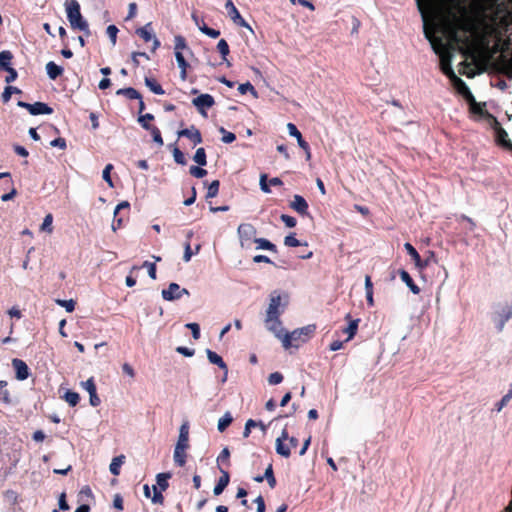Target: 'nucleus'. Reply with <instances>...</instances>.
<instances>
[{
	"instance_id": "obj_11",
	"label": "nucleus",
	"mask_w": 512,
	"mask_h": 512,
	"mask_svg": "<svg viewBox=\"0 0 512 512\" xmlns=\"http://www.w3.org/2000/svg\"><path fill=\"white\" fill-rule=\"evenodd\" d=\"M186 288H181L177 283H170L168 288L163 289L161 292L162 298L166 301L179 300L183 295H189Z\"/></svg>"
},
{
	"instance_id": "obj_39",
	"label": "nucleus",
	"mask_w": 512,
	"mask_h": 512,
	"mask_svg": "<svg viewBox=\"0 0 512 512\" xmlns=\"http://www.w3.org/2000/svg\"><path fill=\"white\" fill-rule=\"evenodd\" d=\"M193 160L200 166H205L207 164L206 152L205 149L200 147L196 150Z\"/></svg>"
},
{
	"instance_id": "obj_26",
	"label": "nucleus",
	"mask_w": 512,
	"mask_h": 512,
	"mask_svg": "<svg viewBox=\"0 0 512 512\" xmlns=\"http://www.w3.org/2000/svg\"><path fill=\"white\" fill-rule=\"evenodd\" d=\"M175 58H176V61H177V64H178L179 68L181 69L180 77H181L182 80H185L186 77H187L188 63L185 60L182 52H180V51H176L175 52Z\"/></svg>"
},
{
	"instance_id": "obj_34",
	"label": "nucleus",
	"mask_w": 512,
	"mask_h": 512,
	"mask_svg": "<svg viewBox=\"0 0 512 512\" xmlns=\"http://www.w3.org/2000/svg\"><path fill=\"white\" fill-rule=\"evenodd\" d=\"M124 458L125 457L123 455H120V456L114 457L112 459L110 466H109V470H110L111 474H113L115 476L119 475L120 467L124 462Z\"/></svg>"
},
{
	"instance_id": "obj_27",
	"label": "nucleus",
	"mask_w": 512,
	"mask_h": 512,
	"mask_svg": "<svg viewBox=\"0 0 512 512\" xmlns=\"http://www.w3.org/2000/svg\"><path fill=\"white\" fill-rule=\"evenodd\" d=\"M254 243L257 244L256 249H263L272 252H277V247L271 241L265 238H255Z\"/></svg>"
},
{
	"instance_id": "obj_58",
	"label": "nucleus",
	"mask_w": 512,
	"mask_h": 512,
	"mask_svg": "<svg viewBox=\"0 0 512 512\" xmlns=\"http://www.w3.org/2000/svg\"><path fill=\"white\" fill-rule=\"evenodd\" d=\"M238 91L240 94H246L247 92L256 94L255 88L250 82L240 84L238 87Z\"/></svg>"
},
{
	"instance_id": "obj_6",
	"label": "nucleus",
	"mask_w": 512,
	"mask_h": 512,
	"mask_svg": "<svg viewBox=\"0 0 512 512\" xmlns=\"http://www.w3.org/2000/svg\"><path fill=\"white\" fill-rule=\"evenodd\" d=\"M404 248L407 251V253L411 256V258L414 260L416 268L420 271L429 266L431 263L436 262V257L433 252H429L427 258L425 260H422L421 254H419L410 243H405Z\"/></svg>"
},
{
	"instance_id": "obj_55",
	"label": "nucleus",
	"mask_w": 512,
	"mask_h": 512,
	"mask_svg": "<svg viewBox=\"0 0 512 512\" xmlns=\"http://www.w3.org/2000/svg\"><path fill=\"white\" fill-rule=\"evenodd\" d=\"M284 244L288 247H297L301 245V242L296 239L295 235L292 233L284 238Z\"/></svg>"
},
{
	"instance_id": "obj_4",
	"label": "nucleus",
	"mask_w": 512,
	"mask_h": 512,
	"mask_svg": "<svg viewBox=\"0 0 512 512\" xmlns=\"http://www.w3.org/2000/svg\"><path fill=\"white\" fill-rule=\"evenodd\" d=\"M315 332L314 325H307L305 327L294 330L283 336L282 345L285 349L290 347H298L300 342H305Z\"/></svg>"
},
{
	"instance_id": "obj_29",
	"label": "nucleus",
	"mask_w": 512,
	"mask_h": 512,
	"mask_svg": "<svg viewBox=\"0 0 512 512\" xmlns=\"http://www.w3.org/2000/svg\"><path fill=\"white\" fill-rule=\"evenodd\" d=\"M116 94L126 96L128 99H131V100L141 98V94L136 89H134L132 87L120 88L116 91Z\"/></svg>"
},
{
	"instance_id": "obj_53",
	"label": "nucleus",
	"mask_w": 512,
	"mask_h": 512,
	"mask_svg": "<svg viewBox=\"0 0 512 512\" xmlns=\"http://www.w3.org/2000/svg\"><path fill=\"white\" fill-rule=\"evenodd\" d=\"M113 169L112 164H107L102 172V177L104 181L110 186L113 187V182L110 176L111 170Z\"/></svg>"
},
{
	"instance_id": "obj_5",
	"label": "nucleus",
	"mask_w": 512,
	"mask_h": 512,
	"mask_svg": "<svg viewBox=\"0 0 512 512\" xmlns=\"http://www.w3.org/2000/svg\"><path fill=\"white\" fill-rule=\"evenodd\" d=\"M450 75H452V78L449 79L454 87V89L461 94L467 101L473 102L474 106L472 107L473 111L475 113H481V108L478 107V105L475 103V99L473 94L471 93L469 87L467 84L458 77L454 71H448Z\"/></svg>"
},
{
	"instance_id": "obj_52",
	"label": "nucleus",
	"mask_w": 512,
	"mask_h": 512,
	"mask_svg": "<svg viewBox=\"0 0 512 512\" xmlns=\"http://www.w3.org/2000/svg\"><path fill=\"white\" fill-rule=\"evenodd\" d=\"M118 31L119 30L115 25H109L107 27L106 32H107V35H108L112 45L116 44Z\"/></svg>"
},
{
	"instance_id": "obj_42",
	"label": "nucleus",
	"mask_w": 512,
	"mask_h": 512,
	"mask_svg": "<svg viewBox=\"0 0 512 512\" xmlns=\"http://www.w3.org/2000/svg\"><path fill=\"white\" fill-rule=\"evenodd\" d=\"M199 30L207 35L208 37H211L213 39L219 37L220 35V31L219 30H215L213 28H210L208 27L205 23H202V26H199Z\"/></svg>"
},
{
	"instance_id": "obj_10",
	"label": "nucleus",
	"mask_w": 512,
	"mask_h": 512,
	"mask_svg": "<svg viewBox=\"0 0 512 512\" xmlns=\"http://www.w3.org/2000/svg\"><path fill=\"white\" fill-rule=\"evenodd\" d=\"M17 105L27 109L31 115H49L53 113V109L44 102L30 104L24 101H18Z\"/></svg>"
},
{
	"instance_id": "obj_49",
	"label": "nucleus",
	"mask_w": 512,
	"mask_h": 512,
	"mask_svg": "<svg viewBox=\"0 0 512 512\" xmlns=\"http://www.w3.org/2000/svg\"><path fill=\"white\" fill-rule=\"evenodd\" d=\"M148 131H150V133H151V135L153 137V141L155 143H157L159 146H162L163 145V138L161 136L160 130L156 126H152L150 129H148Z\"/></svg>"
},
{
	"instance_id": "obj_15",
	"label": "nucleus",
	"mask_w": 512,
	"mask_h": 512,
	"mask_svg": "<svg viewBox=\"0 0 512 512\" xmlns=\"http://www.w3.org/2000/svg\"><path fill=\"white\" fill-rule=\"evenodd\" d=\"M287 129L290 136L295 137V139H297L298 145L306 152L307 159H310L311 154L309 151V144L303 139L302 134L297 129V127L293 123H288Z\"/></svg>"
},
{
	"instance_id": "obj_47",
	"label": "nucleus",
	"mask_w": 512,
	"mask_h": 512,
	"mask_svg": "<svg viewBox=\"0 0 512 512\" xmlns=\"http://www.w3.org/2000/svg\"><path fill=\"white\" fill-rule=\"evenodd\" d=\"M52 222H53L52 214H47L44 217L43 223H42V225L40 227L41 231H45V232L51 233L52 232Z\"/></svg>"
},
{
	"instance_id": "obj_59",
	"label": "nucleus",
	"mask_w": 512,
	"mask_h": 512,
	"mask_svg": "<svg viewBox=\"0 0 512 512\" xmlns=\"http://www.w3.org/2000/svg\"><path fill=\"white\" fill-rule=\"evenodd\" d=\"M267 180H268L267 174H261L260 175L259 185H260V189L264 193H270L271 192V189L269 187L270 184L267 183Z\"/></svg>"
},
{
	"instance_id": "obj_46",
	"label": "nucleus",
	"mask_w": 512,
	"mask_h": 512,
	"mask_svg": "<svg viewBox=\"0 0 512 512\" xmlns=\"http://www.w3.org/2000/svg\"><path fill=\"white\" fill-rule=\"evenodd\" d=\"M263 477L264 479L267 480L271 488H273L276 485V479L274 477L273 468L271 464L266 468Z\"/></svg>"
},
{
	"instance_id": "obj_36",
	"label": "nucleus",
	"mask_w": 512,
	"mask_h": 512,
	"mask_svg": "<svg viewBox=\"0 0 512 512\" xmlns=\"http://www.w3.org/2000/svg\"><path fill=\"white\" fill-rule=\"evenodd\" d=\"M359 321V319L350 320L349 325L344 329L343 332L348 335L346 341L351 340L357 333Z\"/></svg>"
},
{
	"instance_id": "obj_12",
	"label": "nucleus",
	"mask_w": 512,
	"mask_h": 512,
	"mask_svg": "<svg viewBox=\"0 0 512 512\" xmlns=\"http://www.w3.org/2000/svg\"><path fill=\"white\" fill-rule=\"evenodd\" d=\"M192 104L197 108L198 112L203 116H206L205 109L211 108L214 104V98L210 94H200L198 97L192 100Z\"/></svg>"
},
{
	"instance_id": "obj_3",
	"label": "nucleus",
	"mask_w": 512,
	"mask_h": 512,
	"mask_svg": "<svg viewBox=\"0 0 512 512\" xmlns=\"http://www.w3.org/2000/svg\"><path fill=\"white\" fill-rule=\"evenodd\" d=\"M289 304V294L284 291L274 290L269 295V304L266 316H281Z\"/></svg>"
},
{
	"instance_id": "obj_8",
	"label": "nucleus",
	"mask_w": 512,
	"mask_h": 512,
	"mask_svg": "<svg viewBox=\"0 0 512 512\" xmlns=\"http://www.w3.org/2000/svg\"><path fill=\"white\" fill-rule=\"evenodd\" d=\"M512 318V306L504 304L498 307L493 316L495 327L499 332L504 329L506 322Z\"/></svg>"
},
{
	"instance_id": "obj_14",
	"label": "nucleus",
	"mask_w": 512,
	"mask_h": 512,
	"mask_svg": "<svg viewBox=\"0 0 512 512\" xmlns=\"http://www.w3.org/2000/svg\"><path fill=\"white\" fill-rule=\"evenodd\" d=\"M81 386L89 393V402L91 406L97 407L100 404V398L97 395L96 385L93 378L81 382Z\"/></svg>"
},
{
	"instance_id": "obj_20",
	"label": "nucleus",
	"mask_w": 512,
	"mask_h": 512,
	"mask_svg": "<svg viewBox=\"0 0 512 512\" xmlns=\"http://www.w3.org/2000/svg\"><path fill=\"white\" fill-rule=\"evenodd\" d=\"M221 472V476L218 479V482L214 486L213 493L214 495L218 496L223 493L225 488L228 486L230 481V475L226 470H223L222 468H219Z\"/></svg>"
},
{
	"instance_id": "obj_25",
	"label": "nucleus",
	"mask_w": 512,
	"mask_h": 512,
	"mask_svg": "<svg viewBox=\"0 0 512 512\" xmlns=\"http://www.w3.org/2000/svg\"><path fill=\"white\" fill-rule=\"evenodd\" d=\"M206 355L211 364L217 365L221 370H226L227 365L220 355L210 349L206 350Z\"/></svg>"
},
{
	"instance_id": "obj_16",
	"label": "nucleus",
	"mask_w": 512,
	"mask_h": 512,
	"mask_svg": "<svg viewBox=\"0 0 512 512\" xmlns=\"http://www.w3.org/2000/svg\"><path fill=\"white\" fill-rule=\"evenodd\" d=\"M12 366L16 373V378L20 381L26 380L29 377V368L27 364L18 358L12 360Z\"/></svg>"
},
{
	"instance_id": "obj_51",
	"label": "nucleus",
	"mask_w": 512,
	"mask_h": 512,
	"mask_svg": "<svg viewBox=\"0 0 512 512\" xmlns=\"http://www.w3.org/2000/svg\"><path fill=\"white\" fill-rule=\"evenodd\" d=\"M219 132L223 134L222 141L226 144L232 143L235 141L236 136L234 133L227 131L225 128L221 127Z\"/></svg>"
},
{
	"instance_id": "obj_54",
	"label": "nucleus",
	"mask_w": 512,
	"mask_h": 512,
	"mask_svg": "<svg viewBox=\"0 0 512 512\" xmlns=\"http://www.w3.org/2000/svg\"><path fill=\"white\" fill-rule=\"evenodd\" d=\"M189 172L196 178H203L207 174V171L199 166H191Z\"/></svg>"
},
{
	"instance_id": "obj_63",
	"label": "nucleus",
	"mask_w": 512,
	"mask_h": 512,
	"mask_svg": "<svg viewBox=\"0 0 512 512\" xmlns=\"http://www.w3.org/2000/svg\"><path fill=\"white\" fill-rule=\"evenodd\" d=\"M176 352L185 356V357H192L194 354H195V350L194 349H191V348H188V347H184V346H178L176 348Z\"/></svg>"
},
{
	"instance_id": "obj_56",
	"label": "nucleus",
	"mask_w": 512,
	"mask_h": 512,
	"mask_svg": "<svg viewBox=\"0 0 512 512\" xmlns=\"http://www.w3.org/2000/svg\"><path fill=\"white\" fill-rule=\"evenodd\" d=\"M186 328L191 330L192 337L195 340H198L200 338V326L197 323H187L185 325Z\"/></svg>"
},
{
	"instance_id": "obj_22",
	"label": "nucleus",
	"mask_w": 512,
	"mask_h": 512,
	"mask_svg": "<svg viewBox=\"0 0 512 512\" xmlns=\"http://www.w3.org/2000/svg\"><path fill=\"white\" fill-rule=\"evenodd\" d=\"M399 275L401 280L407 285L413 294H419L420 288L414 283L412 277L406 270H400Z\"/></svg>"
},
{
	"instance_id": "obj_28",
	"label": "nucleus",
	"mask_w": 512,
	"mask_h": 512,
	"mask_svg": "<svg viewBox=\"0 0 512 512\" xmlns=\"http://www.w3.org/2000/svg\"><path fill=\"white\" fill-rule=\"evenodd\" d=\"M136 33L145 41L149 42L153 39L151 23H147L145 26L140 27L136 30Z\"/></svg>"
},
{
	"instance_id": "obj_38",
	"label": "nucleus",
	"mask_w": 512,
	"mask_h": 512,
	"mask_svg": "<svg viewBox=\"0 0 512 512\" xmlns=\"http://www.w3.org/2000/svg\"><path fill=\"white\" fill-rule=\"evenodd\" d=\"M64 399L71 407H74L79 403L80 396L77 392L67 390L64 394Z\"/></svg>"
},
{
	"instance_id": "obj_24",
	"label": "nucleus",
	"mask_w": 512,
	"mask_h": 512,
	"mask_svg": "<svg viewBox=\"0 0 512 512\" xmlns=\"http://www.w3.org/2000/svg\"><path fill=\"white\" fill-rule=\"evenodd\" d=\"M46 72L50 79L55 80L63 73V68L55 62L50 61L46 64Z\"/></svg>"
},
{
	"instance_id": "obj_64",
	"label": "nucleus",
	"mask_w": 512,
	"mask_h": 512,
	"mask_svg": "<svg viewBox=\"0 0 512 512\" xmlns=\"http://www.w3.org/2000/svg\"><path fill=\"white\" fill-rule=\"evenodd\" d=\"M257 425H258V423L255 420H253V419L247 420L245 427H244L243 436L245 438H247L250 435L251 428L256 427Z\"/></svg>"
},
{
	"instance_id": "obj_43",
	"label": "nucleus",
	"mask_w": 512,
	"mask_h": 512,
	"mask_svg": "<svg viewBox=\"0 0 512 512\" xmlns=\"http://www.w3.org/2000/svg\"><path fill=\"white\" fill-rule=\"evenodd\" d=\"M153 119H154L153 114H151V113H146V114H144V115H140V116L138 117V122H139V124L142 126V128H143V129L148 130V129H150V128L152 127V125H150V124L148 123V121H151V120H153Z\"/></svg>"
},
{
	"instance_id": "obj_7",
	"label": "nucleus",
	"mask_w": 512,
	"mask_h": 512,
	"mask_svg": "<svg viewBox=\"0 0 512 512\" xmlns=\"http://www.w3.org/2000/svg\"><path fill=\"white\" fill-rule=\"evenodd\" d=\"M256 228L250 223H243L238 226L237 234L242 248H248L251 241L254 242Z\"/></svg>"
},
{
	"instance_id": "obj_21",
	"label": "nucleus",
	"mask_w": 512,
	"mask_h": 512,
	"mask_svg": "<svg viewBox=\"0 0 512 512\" xmlns=\"http://www.w3.org/2000/svg\"><path fill=\"white\" fill-rule=\"evenodd\" d=\"M176 445L189 447V423L185 421L179 429V436Z\"/></svg>"
},
{
	"instance_id": "obj_48",
	"label": "nucleus",
	"mask_w": 512,
	"mask_h": 512,
	"mask_svg": "<svg viewBox=\"0 0 512 512\" xmlns=\"http://www.w3.org/2000/svg\"><path fill=\"white\" fill-rule=\"evenodd\" d=\"M56 303L61 306V307H64L65 310L69 313L73 312L74 309H75V302L70 299V300H62V299H57L56 300Z\"/></svg>"
},
{
	"instance_id": "obj_57",
	"label": "nucleus",
	"mask_w": 512,
	"mask_h": 512,
	"mask_svg": "<svg viewBox=\"0 0 512 512\" xmlns=\"http://www.w3.org/2000/svg\"><path fill=\"white\" fill-rule=\"evenodd\" d=\"M283 381V375L280 372L271 373L268 377L270 385H278Z\"/></svg>"
},
{
	"instance_id": "obj_45",
	"label": "nucleus",
	"mask_w": 512,
	"mask_h": 512,
	"mask_svg": "<svg viewBox=\"0 0 512 512\" xmlns=\"http://www.w3.org/2000/svg\"><path fill=\"white\" fill-rule=\"evenodd\" d=\"M172 152H173L174 161L177 164L186 165L187 160L185 158V155L178 147H174Z\"/></svg>"
},
{
	"instance_id": "obj_18",
	"label": "nucleus",
	"mask_w": 512,
	"mask_h": 512,
	"mask_svg": "<svg viewBox=\"0 0 512 512\" xmlns=\"http://www.w3.org/2000/svg\"><path fill=\"white\" fill-rule=\"evenodd\" d=\"M290 207L300 215H306L308 211V203L301 195H294Z\"/></svg>"
},
{
	"instance_id": "obj_37",
	"label": "nucleus",
	"mask_w": 512,
	"mask_h": 512,
	"mask_svg": "<svg viewBox=\"0 0 512 512\" xmlns=\"http://www.w3.org/2000/svg\"><path fill=\"white\" fill-rule=\"evenodd\" d=\"M217 49H218L219 53L221 54L222 59L224 61H226L228 65H230V63L227 60V56H228L230 50H229V45L225 39L219 40V42L217 44Z\"/></svg>"
},
{
	"instance_id": "obj_60",
	"label": "nucleus",
	"mask_w": 512,
	"mask_h": 512,
	"mask_svg": "<svg viewBox=\"0 0 512 512\" xmlns=\"http://www.w3.org/2000/svg\"><path fill=\"white\" fill-rule=\"evenodd\" d=\"M143 267L147 268L148 275L151 279H156V265L152 262L145 261Z\"/></svg>"
},
{
	"instance_id": "obj_31",
	"label": "nucleus",
	"mask_w": 512,
	"mask_h": 512,
	"mask_svg": "<svg viewBox=\"0 0 512 512\" xmlns=\"http://www.w3.org/2000/svg\"><path fill=\"white\" fill-rule=\"evenodd\" d=\"M233 417L230 412H226L219 420L217 429L219 432H224L232 423Z\"/></svg>"
},
{
	"instance_id": "obj_62",
	"label": "nucleus",
	"mask_w": 512,
	"mask_h": 512,
	"mask_svg": "<svg viewBox=\"0 0 512 512\" xmlns=\"http://www.w3.org/2000/svg\"><path fill=\"white\" fill-rule=\"evenodd\" d=\"M280 218L284 222V224L289 228H293L297 224L296 219L290 215L282 214Z\"/></svg>"
},
{
	"instance_id": "obj_9",
	"label": "nucleus",
	"mask_w": 512,
	"mask_h": 512,
	"mask_svg": "<svg viewBox=\"0 0 512 512\" xmlns=\"http://www.w3.org/2000/svg\"><path fill=\"white\" fill-rule=\"evenodd\" d=\"M265 327L268 331L274 334V336L283 341V336L286 334L285 329L282 326L280 316H266L264 319Z\"/></svg>"
},
{
	"instance_id": "obj_33",
	"label": "nucleus",
	"mask_w": 512,
	"mask_h": 512,
	"mask_svg": "<svg viewBox=\"0 0 512 512\" xmlns=\"http://www.w3.org/2000/svg\"><path fill=\"white\" fill-rule=\"evenodd\" d=\"M170 477H171V474L168 472L157 474V476H156L157 488H159L161 491H165L169 486L168 480Z\"/></svg>"
},
{
	"instance_id": "obj_19",
	"label": "nucleus",
	"mask_w": 512,
	"mask_h": 512,
	"mask_svg": "<svg viewBox=\"0 0 512 512\" xmlns=\"http://www.w3.org/2000/svg\"><path fill=\"white\" fill-rule=\"evenodd\" d=\"M178 136L189 138L190 140L193 141L195 145L200 144L202 142L201 133L194 126H192L191 128H186L178 131Z\"/></svg>"
},
{
	"instance_id": "obj_2",
	"label": "nucleus",
	"mask_w": 512,
	"mask_h": 512,
	"mask_svg": "<svg viewBox=\"0 0 512 512\" xmlns=\"http://www.w3.org/2000/svg\"><path fill=\"white\" fill-rule=\"evenodd\" d=\"M67 20L73 30H87V20L82 16L77 0H66L64 3Z\"/></svg>"
},
{
	"instance_id": "obj_32",
	"label": "nucleus",
	"mask_w": 512,
	"mask_h": 512,
	"mask_svg": "<svg viewBox=\"0 0 512 512\" xmlns=\"http://www.w3.org/2000/svg\"><path fill=\"white\" fill-rule=\"evenodd\" d=\"M13 58V55L10 51L4 50L0 52V68L2 70H8V68L11 66V60Z\"/></svg>"
},
{
	"instance_id": "obj_41",
	"label": "nucleus",
	"mask_w": 512,
	"mask_h": 512,
	"mask_svg": "<svg viewBox=\"0 0 512 512\" xmlns=\"http://www.w3.org/2000/svg\"><path fill=\"white\" fill-rule=\"evenodd\" d=\"M13 93L19 94L21 93V90L14 86H7L5 87L3 93H2V100L4 103L8 102L11 99V95Z\"/></svg>"
},
{
	"instance_id": "obj_44",
	"label": "nucleus",
	"mask_w": 512,
	"mask_h": 512,
	"mask_svg": "<svg viewBox=\"0 0 512 512\" xmlns=\"http://www.w3.org/2000/svg\"><path fill=\"white\" fill-rule=\"evenodd\" d=\"M219 186H220V182L218 180L212 181L210 183V185L208 186L206 197L207 198L216 197L219 192Z\"/></svg>"
},
{
	"instance_id": "obj_40",
	"label": "nucleus",
	"mask_w": 512,
	"mask_h": 512,
	"mask_svg": "<svg viewBox=\"0 0 512 512\" xmlns=\"http://www.w3.org/2000/svg\"><path fill=\"white\" fill-rule=\"evenodd\" d=\"M512 399V385L510 386L509 391L501 398V400L496 404V411L500 412L509 401Z\"/></svg>"
},
{
	"instance_id": "obj_50",
	"label": "nucleus",
	"mask_w": 512,
	"mask_h": 512,
	"mask_svg": "<svg viewBox=\"0 0 512 512\" xmlns=\"http://www.w3.org/2000/svg\"><path fill=\"white\" fill-rule=\"evenodd\" d=\"M174 44H175V46H174V48H175V52H176V51H180V52H181L182 50H184V49H186V48H187L186 40H185V38H184L183 36H181V35H177V36H175V38H174Z\"/></svg>"
},
{
	"instance_id": "obj_1",
	"label": "nucleus",
	"mask_w": 512,
	"mask_h": 512,
	"mask_svg": "<svg viewBox=\"0 0 512 512\" xmlns=\"http://www.w3.org/2000/svg\"><path fill=\"white\" fill-rule=\"evenodd\" d=\"M423 22V33L432 50L440 56V69L449 79L452 68V55L447 53L446 45L436 35L438 23L457 44H469L478 39L482 28L487 24V8L478 6L470 0H415Z\"/></svg>"
},
{
	"instance_id": "obj_13",
	"label": "nucleus",
	"mask_w": 512,
	"mask_h": 512,
	"mask_svg": "<svg viewBox=\"0 0 512 512\" xmlns=\"http://www.w3.org/2000/svg\"><path fill=\"white\" fill-rule=\"evenodd\" d=\"M225 8L227 10L229 17L234 23L241 27H246L252 30L248 23L242 18L239 11L237 10V8L235 7L234 3L231 0L226 1Z\"/></svg>"
},
{
	"instance_id": "obj_17",
	"label": "nucleus",
	"mask_w": 512,
	"mask_h": 512,
	"mask_svg": "<svg viewBox=\"0 0 512 512\" xmlns=\"http://www.w3.org/2000/svg\"><path fill=\"white\" fill-rule=\"evenodd\" d=\"M496 139L498 144L509 149L512 152V142L508 138L507 132L500 126L498 121L494 118Z\"/></svg>"
},
{
	"instance_id": "obj_23",
	"label": "nucleus",
	"mask_w": 512,
	"mask_h": 512,
	"mask_svg": "<svg viewBox=\"0 0 512 512\" xmlns=\"http://www.w3.org/2000/svg\"><path fill=\"white\" fill-rule=\"evenodd\" d=\"M187 447L175 445L174 449V462L177 466L183 467L186 463V453Z\"/></svg>"
},
{
	"instance_id": "obj_61",
	"label": "nucleus",
	"mask_w": 512,
	"mask_h": 512,
	"mask_svg": "<svg viewBox=\"0 0 512 512\" xmlns=\"http://www.w3.org/2000/svg\"><path fill=\"white\" fill-rule=\"evenodd\" d=\"M164 500V497L162 495V491L158 490L157 486H153V497L152 502L155 504H161Z\"/></svg>"
},
{
	"instance_id": "obj_30",
	"label": "nucleus",
	"mask_w": 512,
	"mask_h": 512,
	"mask_svg": "<svg viewBox=\"0 0 512 512\" xmlns=\"http://www.w3.org/2000/svg\"><path fill=\"white\" fill-rule=\"evenodd\" d=\"M145 85L152 91L154 94L163 95L165 91L161 87L159 83L153 78L145 77Z\"/></svg>"
},
{
	"instance_id": "obj_35",
	"label": "nucleus",
	"mask_w": 512,
	"mask_h": 512,
	"mask_svg": "<svg viewBox=\"0 0 512 512\" xmlns=\"http://www.w3.org/2000/svg\"><path fill=\"white\" fill-rule=\"evenodd\" d=\"M276 452L282 457L288 458L291 455L290 447L288 444L281 442L280 440H276L275 442Z\"/></svg>"
}]
</instances>
